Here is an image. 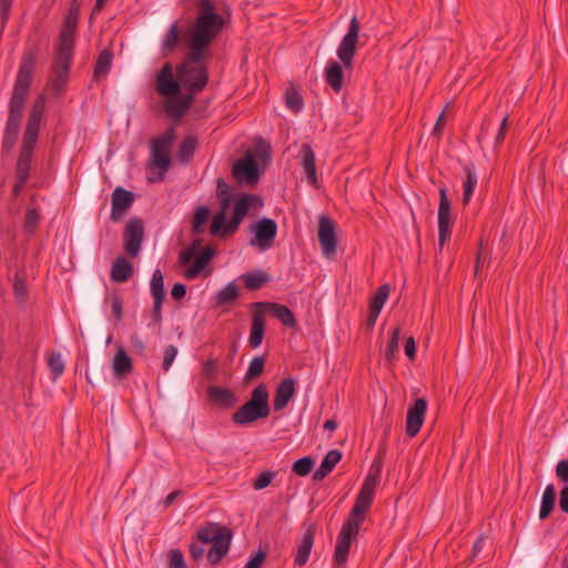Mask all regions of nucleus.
Instances as JSON below:
<instances>
[{"label":"nucleus","mask_w":568,"mask_h":568,"mask_svg":"<svg viewBox=\"0 0 568 568\" xmlns=\"http://www.w3.org/2000/svg\"><path fill=\"white\" fill-rule=\"evenodd\" d=\"M38 59L36 48L27 49L22 55L18 74L9 101V114L2 138V150L11 152L19 136L24 103L32 83L33 70Z\"/></svg>","instance_id":"nucleus-1"},{"label":"nucleus","mask_w":568,"mask_h":568,"mask_svg":"<svg viewBox=\"0 0 568 568\" xmlns=\"http://www.w3.org/2000/svg\"><path fill=\"white\" fill-rule=\"evenodd\" d=\"M263 199L257 194L237 193L221 200V210L214 214L210 226L213 236L226 239L235 234L251 207H262Z\"/></svg>","instance_id":"nucleus-2"},{"label":"nucleus","mask_w":568,"mask_h":568,"mask_svg":"<svg viewBox=\"0 0 568 568\" xmlns=\"http://www.w3.org/2000/svg\"><path fill=\"white\" fill-rule=\"evenodd\" d=\"M181 89L182 83L178 74H173L172 64L164 63L156 74L155 90L160 95L166 98L163 109L169 116L176 121L186 114L193 102V95L182 94Z\"/></svg>","instance_id":"nucleus-3"},{"label":"nucleus","mask_w":568,"mask_h":568,"mask_svg":"<svg viewBox=\"0 0 568 568\" xmlns=\"http://www.w3.org/2000/svg\"><path fill=\"white\" fill-rule=\"evenodd\" d=\"M270 414V392L267 385L261 383L252 389L250 398L232 414L231 420L236 426H246L267 418Z\"/></svg>","instance_id":"nucleus-4"},{"label":"nucleus","mask_w":568,"mask_h":568,"mask_svg":"<svg viewBox=\"0 0 568 568\" xmlns=\"http://www.w3.org/2000/svg\"><path fill=\"white\" fill-rule=\"evenodd\" d=\"M256 158L262 161L265 166L271 161V146L265 141H260L254 151H247L243 158L235 161L232 168V174L237 184H246L254 186L261 175Z\"/></svg>","instance_id":"nucleus-5"},{"label":"nucleus","mask_w":568,"mask_h":568,"mask_svg":"<svg viewBox=\"0 0 568 568\" xmlns=\"http://www.w3.org/2000/svg\"><path fill=\"white\" fill-rule=\"evenodd\" d=\"M197 539L203 544H212L207 552V560L216 566L227 555L233 538V530L219 523H209L196 532Z\"/></svg>","instance_id":"nucleus-6"},{"label":"nucleus","mask_w":568,"mask_h":568,"mask_svg":"<svg viewBox=\"0 0 568 568\" xmlns=\"http://www.w3.org/2000/svg\"><path fill=\"white\" fill-rule=\"evenodd\" d=\"M202 240H194L189 247L179 255V262L183 265L193 260V264L186 268L184 276L187 280H194L205 270L210 261L215 256L216 248L212 245L201 246Z\"/></svg>","instance_id":"nucleus-7"},{"label":"nucleus","mask_w":568,"mask_h":568,"mask_svg":"<svg viewBox=\"0 0 568 568\" xmlns=\"http://www.w3.org/2000/svg\"><path fill=\"white\" fill-rule=\"evenodd\" d=\"M196 17L190 23L189 30L219 36L224 27L223 17L216 12L213 0H195Z\"/></svg>","instance_id":"nucleus-8"},{"label":"nucleus","mask_w":568,"mask_h":568,"mask_svg":"<svg viewBox=\"0 0 568 568\" xmlns=\"http://www.w3.org/2000/svg\"><path fill=\"white\" fill-rule=\"evenodd\" d=\"M217 36L186 30L183 36V41L189 49V52L181 64L189 67H199L205 60V51Z\"/></svg>","instance_id":"nucleus-9"},{"label":"nucleus","mask_w":568,"mask_h":568,"mask_svg":"<svg viewBox=\"0 0 568 568\" xmlns=\"http://www.w3.org/2000/svg\"><path fill=\"white\" fill-rule=\"evenodd\" d=\"M176 74L187 93L193 97L203 91L209 82V72L205 65L189 67L187 64H179Z\"/></svg>","instance_id":"nucleus-10"},{"label":"nucleus","mask_w":568,"mask_h":568,"mask_svg":"<svg viewBox=\"0 0 568 568\" xmlns=\"http://www.w3.org/2000/svg\"><path fill=\"white\" fill-rule=\"evenodd\" d=\"M175 139V129L170 126L166 131L151 141L152 164L166 172L171 166L170 149Z\"/></svg>","instance_id":"nucleus-11"},{"label":"nucleus","mask_w":568,"mask_h":568,"mask_svg":"<svg viewBox=\"0 0 568 568\" xmlns=\"http://www.w3.org/2000/svg\"><path fill=\"white\" fill-rule=\"evenodd\" d=\"M144 223L141 217H130L123 229V251L129 257L139 256L144 240Z\"/></svg>","instance_id":"nucleus-12"},{"label":"nucleus","mask_w":568,"mask_h":568,"mask_svg":"<svg viewBox=\"0 0 568 568\" xmlns=\"http://www.w3.org/2000/svg\"><path fill=\"white\" fill-rule=\"evenodd\" d=\"M362 524L349 517L344 521L336 540L334 562H347L352 541L357 537Z\"/></svg>","instance_id":"nucleus-13"},{"label":"nucleus","mask_w":568,"mask_h":568,"mask_svg":"<svg viewBox=\"0 0 568 568\" xmlns=\"http://www.w3.org/2000/svg\"><path fill=\"white\" fill-rule=\"evenodd\" d=\"M359 21L356 17L351 19L348 30L343 37L338 49L337 57L345 69L353 67V59L356 54V44L358 42Z\"/></svg>","instance_id":"nucleus-14"},{"label":"nucleus","mask_w":568,"mask_h":568,"mask_svg":"<svg viewBox=\"0 0 568 568\" xmlns=\"http://www.w3.org/2000/svg\"><path fill=\"white\" fill-rule=\"evenodd\" d=\"M376 486L377 484L374 483L373 477L365 478L359 493L356 496L355 504L348 515L349 518L364 523L366 514L374 501Z\"/></svg>","instance_id":"nucleus-15"},{"label":"nucleus","mask_w":568,"mask_h":568,"mask_svg":"<svg viewBox=\"0 0 568 568\" xmlns=\"http://www.w3.org/2000/svg\"><path fill=\"white\" fill-rule=\"evenodd\" d=\"M317 237L323 255L327 258L334 257L337 252V234L336 225L331 217L320 216Z\"/></svg>","instance_id":"nucleus-16"},{"label":"nucleus","mask_w":568,"mask_h":568,"mask_svg":"<svg viewBox=\"0 0 568 568\" xmlns=\"http://www.w3.org/2000/svg\"><path fill=\"white\" fill-rule=\"evenodd\" d=\"M452 206L447 196L445 187L439 190V205H438V245L443 250L447 240L452 236Z\"/></svg>","instance_id":"nucleus-17"},{"label":"nucleus","mask_w":568,"mask_h":568,"mask_svg":"<svg viewBox=\"0 0 568 568\" xmlns=\"http://www.w3.org/2000/svg\"><path fill=\"white\" fill-rule=\"evenodd\" d=\"M254 237L251 240V245H257L262 250H267L273 246L274 240L277 234V224L273 219L262 217L252 225Z\"/></svg>","instance_id":"nucleus-18"},{"label":"nucleus","mask_w":568,"mask_h":568,"mask_svg":"<svg viewBox=\"0 0 568 568\" xmlns=\"http://www.w3.org/2000/svg\"><path fill=\"white\" fill-rule=\"evenodd\" d=\"M38 140L22 136V144L19 150L16 163V179L21 181L29 180L33 151Z\"/></svg>","instance_id":"nucleus-19"},{"label":"nucleus","mask_w":568,"mask_h":568,"mask_svg":"<svg viewBox=\"0 0 568 568\" xmlns=\"http://www.w3.org/2000/svg\"><path fill=\"white\" fill-rule=\"evenodd\" d=\"M135 200L134 193L122 186L112 192L110 220L118 222L130 210Z\"/></svg>","instance_id":"nucleus-20"},{"label":"nucleus","mask_w":568,"mask_h":568,"mask_svg":"<svg viewBox=\"0 0 568 568\" xmlns=\"http://www.w3.org/2000/svg\"><path fill=\"white\" fill-rule=\"evenodd\" d=\"M251 310H262L263 316L265 317V313L268 311L271 314L277 318L283 325L287 327H295L297 322L294 316V313L286 306L280 303L274 302H253L250 304Z\"/></svg>","instance_id":"nucleus-21"},{"label":"nucleus","mask_w":568,"mask_h":568,"mask_svg":"<svg viewBox=\"0 0 568 568\" xmlns=\"http://www.w3.org/2000/svg\"><path fill=\"white\" fill-rule=\"evenodd\" d=\"M427 400L424 397L415 399L414 404L407 410L406 434L408 437H415L425 420Z\"/></svg>","instance_id":"nucleus-22"},{"label":"nucleus","mask_w":568,"mask_h":568,"mask_svg":"<svg viewBox=\"0 0 568 568\" xmlns=\"http://www.w3.org/2000/svg\"><path fill=\"white\" fill-rule=\"evenodd\" d=\"M44 110L45 98L43 94H40L32 103L23 136L38 140Z\"/></svg>","instance_id":"nucleus-23"},{"label":"nucleus","mask_w":568,"mask_h":568,"mask_svg":"<svg viewBox=\"0 0 568 568\" xmlns=\"http://www.w3.org/2000/svg\"><path fill=\"white\" fill-rule=\"evenodd\" d=\"M296 394V379L293 377L283 378L276 387L273 409L275 412H282L287 407L290 402Z\"/></svg>","instance_id":"nucleus-24"},{"label":"nucleus","mask_w":568,"mask_h":568,"mask_svg":"<svg viewBox=\"0 0 568 568\" xmlns=\"http://www.w3.org/2000/svg\"><path fill=\"white\" fill-rule=\"evenodd\" d=\"M206 394L211 404L223 409L234 408L239 402L235 393L227 387L211 385Z\"/></svg>","instance_id":"nucleus-25"},{"label":"nucleus","mask_w":568,"mask_h":568,"mask_svg":"<svg viewBox=\"0 0 568 568\" xmlns=\"http://www.w3.org/2000/svg\"><path fill=\"white\" fill-rule=\"evenodd\" d=\"M75 41L59 40L58 47L54 50L52 69H61L70 71L74 55Z\"/></svg>","instance_id":"nucleus-26"},{"label":"nucleus","mask_w":568,"mask_h":568,"mask_svg":"<svg viewBox=\"0 0 568 568\" xmlns=\"http://www.w3.org/2000/svg\"><path fill=\"white\" fill-rule=\"evenodd\" d=\"M316 529L317 528H316L315 524H310L305 528L302 541L300 542V545L297 547V552H296V556L294 559L295 565L302 567L308 561V558H310V555H311V551H312V548L314 545Z\"/></svg>","instance_id":"nucleus-27"},{"label":"nucleus","mask_w":568,"mask_h":568,"mask_svg":"<svg viewBox=\"0 0 568 568\" xmlns=\"http://www.w3.org/2000/svg\"><path fill=\"white\" fill-rule=\"evenodd\" d=\"M301 164L304 169L308 184L317 187L318 179L316 174L315 153L310 144H303L301 148Z\"/></svg>","instance_id":"nucleus-28"},{"label":"nucleus","mask_w":568,"mask_h":568,"mask_svg":"<svg viewBox=\"0 0 568 568\" xmlns=\"http://www.w3.org/2000/svg\"><path fill=\"white\" fill-rule=\"evenodd\" d=\"M252 323L248 337V345L252 348H257L264 338L265 334V317L262 310H252Z\"/></svg>","instance_id":"nucleus-29"},{"label":"nucleus","mask_w":568,"mask_h":568,"mask_svg":"<svg viewBox=\"0 0 568 568\" xmlns=\"http://www.w3.org/2000/svg\"><path fill=\"white\" fill-rule=\"evenodd\" d=\"M240 297L239 286L234 282L227 283L213 298V307H231Z\"/></svg>","instance_id":"nucleus-30"},{"label":"nucleus","mask_w":568,"mask_h":568,"mask_svg":"<svg viewBox=\"0 0 568 568\" xmlns=\"http://www.w3.org/2000/svg\"><path fill=\"white\" fill-rule=\"evenodd\" d=\"M133 264L124 256L114 260L111 267V280L115 283H125L133 275Z\"/></svg>","instance_id":"nucleus-31"},{"label":"nucleus","mask_w":568,"mask_h":568,"mask_svg":"<svg viewBox=\"0 0 568 568\" xmlns=\"http://www.w3.org/2000/svg\"><path fill=\"white\" fill-rule=\"evenodd\" d=\"M342 459V452L338 449L329 450L323 458L320 467L314 471L313 479L315 481L323 480Z\"/></svg>","instance_id":"nucleus-32"},{"label":"nucleus","mask_w":568,"mask_h":568,"mask_svg":"<svg viewBox=\"0 0 568 568\" xmlns=\"http://www.w3.org/2000/svg\"><path fill=\"white\" fill-rule=\"evenodd\" d=\"M325 80L335 92H339L344 83L343 67L334 60L328 61L325 69Z\"/></svg>","instance_id":"nucleus-33"},{"label":"nucleus","mask_w":568,"mask_h":568,"mask_svg":"<svg viewBox=\"0 0 568 568\" xmlns=\"http://www.w3.org/2000/svg\"><path fill=\"white\" fill-rule=\"evenodd\" d=\"M112 62L113 52L110 49L102 50L99 53L93 68V80L100 81L101 79H104L111 70Z\"/></svg>","instance_id":"nucleus-34"},{"label":"nucleus","mask_w":568,"mask_h":568,"mask_svg":"<svg viewBox=\"0 0 568 568\" xmlns=\"http://www.w3.org/2000/svg\"><path fill=\"white\" fill-rule=\"evenodd\" d=\"M556 499L557 493L555 486L552 484L547 485L541 497V505L539 510L540 520H545L551 515L556 505Z\"/></svg>","instance_id":"nucleus-35"},{"label":"nucleus","mask_w":568,"mask_h":568,"mask_svg":"<svg viewBox=\"0 0 568 568\" xmlns=\"http://www.w3.org/2000/svg\"><path fill=\"white\" fill-rule=\"evenodd\" d=\"M245 287L251 291L260 290L271 281L268 273L264 271H253L242 275Z\"/></svg>","instance_id":"nucleus-36"},{"label":"nucleus","mask_w":568,"mask_h":568,"mask_svg":"<svg viewBox=\"0 0 568 568\" xmlns=\"http://www.w3.org/2000/svg\"><path fill=\"white\" fill-rule=\"evenodd\" d=\"M112 367L114 374L120 377L125 376L126 374L132 372V361L123 348H120L115 353Z\"/></svg>","instance_id":"nucleus-37"},{"label":"nucleus","mask_w":568,"mask_h":568,"mask_svg":"<svg viewBox=\"0 0 568 568\" xmlns=\"http://www.w3.org/2000/svg\"><path fill=\"white\" fill-rule=\"evenodd\" d=\"M210 215L211 211L205 205H201L195 209L191 227L193 235H200L204 232V227L210 219Z\"/></svg>","instance_id":"nucleus-38"},{"label":"nucleus","mask_w":568,"mask_h":568,"mask_svg":"<svg viewBox=\"0 0 568 568\" xmlns=\"http://www.w3.org/2000/svg\"><path fill=\"white\" fill-rule=\"evenodd\" d=\"M197 145V139L194 135L185 136L179 146L178 158L181 162L187 163L194 155L195 149Z\"/></svg>","instance_id":"nucleus-39"},{"label":"nucleus","mask_w":568,"mask_h":568,"mask_svg":"<svg viewBox=\"0 0 568 568\" xmlns=\"http://www.w3.org/2000/svg\"><path fill=\"white\" fill-rule=\"evenodd\" d=\"M464 172L466 174V179L463 184V187H464L463 202L465 205H467L474 194L475 186L477 184L478 179H477V174H476L474 168L470 165L464 166Z\"/></svg>","instance_id":"nucleus-40"},{"label":"nucleus","mask_w":568,"mask_h":568,"mask_svg":"<svg viewBox=\"0 0 568 568\" xmlns=\"http://www.w3.org/2000/svg\"><path fill=\"white\" fill-rule=\"evenodd\" d=\"M180 34L181 30L178 22L172 23L162 40V51L172 52L179 44Z\"/></svg>","instance_id":"nucleus-41"},{"label":"nucleus","mask_w":568,"mask_h":568,"mask_svg":"<svg viewBox=\"0 0 568 568\" xmlns=\"http://www.w3.org/2000/svg\"><path fill=\"white\" fill-rule=\"evenodd\" d=\"M52 77L50 79L51 90L55 95H60L69 81L70 71H63L61 69H52Z\"/></svg>","instance_id":"nucleus-42"},{"label":"nucleus","mask_w":568,"mask_h":568,"mask_svg":"<svg viewBox=\"0 0 568 568\" xmlns=\"http://www.w3.org/2000/svg\"><path fill=\"white\" fill-rule=\"evenodd\" d=\"M265 362L266 355L253 357L245 373L244 381L248 383L260 377L264 372Z\"/></svg>","instance_id":"nucleus-43"},{"label":"nucleus","mask_w":568,"mask_h":568,"mask_svg":"<svg viewBox=\"0 0 568 568\" xmlns=\"http://www.w3.org/2000/svg\"><path fill=\"white\" fill-rule=\"evenodd\" d=\"M150 291L153 300H165L164 276L160 268L152 274Z\"/></svg>","instance_id":"nucleus-44"},{"label":"nucleus","mask_w":568,"mask_h":568,"mask_svg":"<svg viewBox=\"0 0 568 568\" xmlns=\"http://www.w3.org/2000/svg\"><path fill=\"white\" fill-rule=\"evenodd\" d=\"M389 292L390 286L388 284L381 285L369 302V310L381 313L384 304L386 303L389 296Z\"/></svg>","instance_id":"nucleus-45"},{"label":"nucleus","mask_w":568,"mask_h":568,"mask_svg":"<svg viewBox=\"0 0 568 568\" xmlns=\"http://www.w3.org/2000/svg\"><path fill=\"white\" fill-rule=\"evenodd\" d=\"M40 221V213L36 207H27L24 214L23 231L28 235H33L38 229Z\"/></svg>","instance_id":"nucleus-46"},{"label":"nucleus","mask_w":568,"mask_h":568,"mask_svg":"<svg viewBox=\"0 0 568 568\" xmlns=\"http://www.w3.org/2000/svg\"><path fill=\"white\" fill-rule=\"evenodd\" d=\"M78 19L65 16L59 33V40L75 41L74 36L78 27Z\"/></svg>","instance_id":"nucleus-47"},{"label":"nucleus","mask_w":568,"mask_h":568,"mask_svg":"<svg viewBox=\"0 0 568 568\" xmlns=\"http://www.w3.org/2000/svg\"><path fill=\"white\" fill-rule=\"evenodd\" d=\"M400 338V327L397 326L393 329L390 334V338L387 343L386 351H385V359L387 363H393L396 358V355L398 354V343Z\"/></svg>","instance_id":"nucleus-48"},{"label":"nucleus","mask_w":568,"mask_h":568,"mask_svg":"<svg viewBox=\"0 0 568 568\" xmlns=\"http://www.w3.org/2000/svg\"><path fill=\"white\" fill-rule=\"evenodd\" d=\"M285 104L293 112L297 113L303 109V98L295 90V88H288L285 91Z\"/></svg>","instance_id":"nucleus-49"},{"label":"nucleus","mask_w":568,"mask_h":568,"mask_svg":"<svg viewBox=\"0 0 568 568\" xmlns=\"http://www.w3.org/2000/svg\"><path fill=\"white\" fill-rule=\"evenodd\" d=\"M314 467V459L311 456H305L296 462L292 466V471L298 476H307Z\"/></svg>","instance_id":"nucleus-50"},{"label":"nucleus","mask_w":568,"mask_h":568,"mask_svg":"<svg viewBox=\"0 0 568 568\" xmlns=\"http://www.w3.org/2000/svg\"><path fill=\"white\" fill-rule=\"evenodd\" d=\"M48 366L51 371L52 378L57 379L64 372V362L59 353H52L48 358Z\"/></svg>","instance_id":"nucleus-51"},{"label":"nucleus","mask_w":568,"mask_h":568,"mask_svg":"<svg viewBox=\"0 0 568 568\" xmlns=\"http://www.w3.org/2000/svg\"><path fill=\"white\" fill-rule=\"evenodd\" d=\"M276 473L272 470L262 471L253 481V488L255 490H262L271 485L275 478Z\"/></svg>","instance_id":"nucleus-52"},{"label":"nucleus","mask_w":568,"mask_h":568,"mask_svg":"<svg viewBox=\"0 0 568 568\" xmlns=\"http://www.w3.org/2000/svg\"><path fill=\"white\" fill-rule=\"evenodd\" d=\"M217 362L214 358L206 359L202 365V374L206 381L216 382Z\"/></svg>","instance_id":"nucleus-53"},{"label":"nucleus","mask_w":568,"mask_h":568,"mask_svg":"<svg viewBox=\"0 0 568 568\" xmlns=\"http://www.w3.org/2000/svg\"><path fill=\"white\" fill-rule=\"evenodd\" d=\"M385 455V447L381 448L376 459L373 462L368 475L366 477H373L374 483L378 484V479L382 471L383 457Z\"/></svg>","instance_id":"nucleus-54"},{"label":"nucleus","mask_w":568,"mask_h":568,"mask_svg":"<svg viewBox=\"0 0 568 568\" xmlns=\"http://www.w3.org/2000/svg\"><path fill=\"white\" fill-rule=\"evenodd\" d=\"M169 566L168 568H187L183 554L180 549H172L169 551Z\"/></svg>","instance_id":"nucleus-55"},{"label":"nucleus","mask_w":568,"mask_h":568,"mask_svg":"<svg viewBox=\"0 0 568 568\" xmlns=\"http://www.w3.org/2000/svg\"><path fill=\"white\" fill-rule=\"evenodd\" d=\"M178 355V348L174 345H169L164 348L162 368L168 372Z\"/></svg>","instance_id":"nucleus-56"},{"label":"nucleus","mask_w":568,"mask_h":568,"mask_svg":"<svg viewBox=\"0 0 568 568\" xmlns=\"http://www.w3.org/2000/svg\"><path fill=\"white\" fill-rule=\"evenodd\" d=\"M13 292H14L16 297L20 302H23L26 300V297H27V284H26V281L23 278H20L18 276H16V278L13 281Z\"/></svg>","instance_id":"nucleus-57"},{"label":"nucleus","mask_w":568,"mask_h":568,"mask_svg":"<svg viewBox=\"0 0 568 568\" xmlns=\"http://www.w3.org/2000/svg\"><path fill=\"white\" fill-rule=\"evenodd\" d=\"M12 7V0H0L1 30L6 28Z\"/></svg>","instance_id":"nucleus-58"},{"label":"nucleus","mask_w":568,"mask_h":568,"mask_svg":"<svg viewBox=\"0 0 568 568\" xmlns=\"http://www.w3.org/2000/svg\"><path fill=\"white\" fill-rule=\"evenodd\" d=\"M265 558L266 552L263 551L262 549H258L252 557H250L244 568H261V566L265 561Z\"/></svg>","instance_id":"nucleus-59"},{"label":"nucleus","mask_w":568,"mask_h":568,"mask_svg":"<svg viewBox=\"0 0 568 568\" xmlns=\"http://www.w3.org/2000/svg\"><path fill=\"white\" fill-rule=\"evenodd\" d=\"M556 476L562 481L568 483V459H561L556 466Z\"/></svg>","instance_id":"nucleus-60"},{"label":"nucleus","mask_w":568,"mask_h":568,"mask_svg":"<svg viewBox=\"0 0 568 568\" xmlns=\"http://www.w3.org/2000/svg\"><path fill=\"white\" fill-rule=\"evenodd\" d=\"M153 308L151 312V317L154 324H160L162 322V305L165 300H153Z\"/></svg>","instance_id":"nucleus-61"},{"label":"nucleus","mask_w":568,"mask_h":568,"mask_svg":"<svg viewBox=\"0 0 568 568\" xmlns=\"http://www.w3.org/2000/svg\"><path fill=\"white\" fill-rule=\"evenodd\" d=\"M231 186L224 181V179L219 178L216 181V195L223 200L226 196H232Z\"/></svg>","instance_id":"nucleus-62"},{"label":"nucleus","mask_w":568,"mask_h":568,"mask_svg":"<svg viewBox=\"0 0 568 568\" xmlns=\"http://www.w3.org/2000/svg\"><path fill=\"white\" fill-rule=\"evenodd\" d=\"M186 295V285L182 284V283H175L171 290V297L176 301V302H180L181 300H183Z\"/></svg>","instance_id":"nucleus-63"},{"label":"nucleus","mask_w":568,"mask_h":568,"mask_svg":"<svg viewBox=\"0 0 568 568\" xmlns=\"http://www.w3.org/2000/svg\"><path fill=\"white\" fill-rule=\"evenodd\" d=\"M559 507L562 513L568 514V485L559 493Z\"/></svg>","instance_id":"nucleus-64"}]
</instances>
